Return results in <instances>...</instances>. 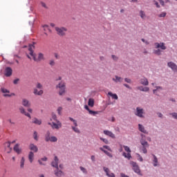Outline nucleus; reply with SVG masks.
Masks as SVG:
<instances>
[{
	"label": "nucleus",
	"instance_id": "nucleus-1",
	"mask_svg": "<svg viewBox=\"0 0 177 177\" xmlns=\"http://www.w3.org/2000/svg\"><path fill=\"white\" fill-rule=\"evenodd\" d=\"M34 49H35V46L34 44H30L28 46L29 55L32 56L34 62H42V60H45V55L42 53H39L37 55V57H35V54L34 53Z\"/></svg>",
	"mask_w": 177,
	"mask_h": 177
},
{
	"label": "nucleus",
	"instance_id": "nucleus-2",
	"mask_svg": "<svg viewBox=\"0 0 177 177\" xmlns=\"http://www.w3.org/2000/svg\"><path fill=\"white\" fill-rule=\"evenodd\" d=\"M141 136L142 138L140 139V142L141 143L142 147L140 149L142 150V153H144V154H147V148H149V142H147L145 138H143V134H142Z\"/></svg>",
	"mask_w": 177,
	"mask_h": 177
},
{
	"label": "nucleus",
	"instance_id": "nucleus-3",
	"mask_svg": "<svg viewBox=\"0 0 177 177\" xmlns=\"http://www.w3.org/2000/svg\"><path fill=\"white\" fill-rule=\"evenodd\" d=\"M56 89H59V96H63L66 93V83L61 81L58 84L56 85Z\"/></svg>",
	"mask_w": 177,
	"mask_h": 177
},
{
	"label": "nucleus",
	"instance_id": "nucleus-4",
	"mask_svg": "<svg viewBox=\"0 0 177 177\" xmlns=\"http://www.w3.org/2000/svg\"><path fill=\"white\" fill-rule=\"evenodd\" d=\"M55 31L59 37H64L67 32L66 27H55Z\"/></svg>",
	"mask_w": 177,
	"mask_h": 177
},
{
	"label": "nucleus",
	"instance_id": "nucleus-5",
	"mask_svg": "<svg viewBox=\"0 0 177 177\" xmlns=\"http://www.w3.org/2000/svg\"><path fill=\"white\" fill-rule=\"evenodd\" d=\"M48 125H50L53 129H60V128L62 127L60 121H57L55 122H53L52 123L48 122Z\"/></svg>",
	"mask_w": 177,
	"mask_h": 177
},
{
	"label": "nucleus",
	"instance_id": "nucleus-6",
	"mask_svg": "<svg viewBox=\"0 0 177 177\" xmlns=\"http://www.w3.org/2000/svg\"><path fill=\"white\" fill-rule=\"evenodd\" d=\"M131 165L133 167V171L136 172V174H138V175H142L140 174V169H139V166L138 165L137 162H130Z\"/></svg>",
	"mask_w": 177,
	"mask_h": 177
},
{
	"label": "nucleus",
	"instance_id": "nucleus-7",
	"mask_svg": "<svg viewBox=\"0 0 177 177\" xmlns=\"http://www.w3.org/2000/svg\"><path fill=\"white\" fill-rule=\"evenodd\" d=\"M135 114L136 115H137V117H140V118H145V115H143V114H145V112L143 111V109L140 107L136 108V111L135 112Z\"/></svg>",
	"mask_w": 177,
	"mask_h": 177
},
{
	"label": "nucleus",
	"instance_id": "nucleus-8",
	"mask_svg": "<svg viewBox=\"0 0 177 177\" xmlns=\"http://www.w3.org/2000/svg\"><path fill=\"white\" fill-rule=\"evenodd\" d=\"M1 91L2 92V93H4L3 94L4 97H11V96H15V95L14 93L11 94H6V93H10V91H9V90L5 88H1Z\"/></svg>",
	"mask_w": 177,
	"mask_h": 177
},
{
	"label": "nucleus",
	"instance_id": "nucleus-9",
	"mask_svg": "<svg viewBox=\"0 0 177 177\" xmlns=\"http://www.w3.org/2000/svg\"><path fill=\"white\" fill-rule=\"evenodd\" d=\"M52 167L56 168V169H59V158L57 156H55L54 160L51 162Z\"/></svg>",
	"mask_w": 177,
	"mask_h": 177
},
{
	"label": "nucleus",
	"instance_id": "nucleus-10",
	"mask_svg": "<svg viewBox=\"0 0 177 177\" xmlns=\"http://www.w3.org/2000/svg\"><path fill=\"white\" fill-rule=\"evenodd\" d=\"M156 49L160 48L162 50H165L167 46H165V43H155Z\"/></svg>",
	"mask_w": 177,
	"mask_h": 177
},
{
	"label": "nucleus",
	"instance_id": "nucleus-11",
	"mask_svg": "<svg viewBox=\"0 0 177 177\" xmlns=\"http://www.w3.org/2000/svg\"><path fill=\"white\" fill-rule=\"evenodd\" d=\"M104 134L106 136H109V138H111L112 139H115V135L109 130H104Z\"/></svg>",
	"mask_w": 177,
	"mask_h": 177
},
{
	"label": "nucleus",
	"instance_id": "nucleus-12",
	"mask_svg": "<svg viewBox=\"0 0 177 177\" xmlns=\"http://www.w3.org/2000/svg\"><path fill=\"white\" fill-rule=\"evenodd\" d=\"M33 93L37 96H42L44 95V90H38V88H35L33 89Z\"/></svg>",
	"mask_w": 177,
	"mask_h": 177
},
{
	"label": "nucleus",
	"instance_id": "nucleus-13",
	"mask_svg": "<svg viewBox=\"0 0 177 177\" xmlns=\"http://www.w3.org/2000/svg\"><path fill=\"white\" fill-rule=\"evenodd\" d=\"M19 111L21 114H24L28 118H31V115L26 111V109L23 106L19 107Z\"/></svg>",
	"mask_w": 177,
	"mask_h": 177
},
{
	"label": "nucleus",
	"instance_id": "nucleus-14",
	"mask_svg": "<svg viewBox=\"0 0 177 177\" xmlns=\"http://www.w3.org/2000/svg\"><path fill=\"white\" fill-rule=\"evenodd\" d=\"M167 66L170 67L173 71H177V65L175 63L172 62H168Z\"/></svg>",
	"mask_w": 177,
	"mask_h": 177
},
{
	"label": "nucleus",
	"instance_id": "nucleus-15",
	"mask_svg": "<svg viewBox=\"0 0 177 177\" xmlns=\"http://www.w3.org/2000/svg\"><path fill=\"white\" fill-rule=\"evenodd\" d=\"M13 73V71L12 70V68L7 67L5 70V75L6 77H10L12 75V73Z\"/></svg>",
	"mask_w": 177,
	"mask_h": 177
},
{
	"label": "nucleus",
	"instance_id": "nucleus-16",
	"mask_svg": "<svg viewBox=\"0 0 177 177\" xmlns=\"http://www.w3.org/2000/svg\"><path fill=\"white\" fill-rule=\"evenodd\" d=\"M104 171L106 173V176L109 177H115V175H114V173H111L110 169L107 167H104Z\"/></svg>",
	"mask_w": 177,
	"mask_h": 177
},
{
	"label": "nucleus",
	"instance_id": "nucleus-17",
	"mask_svg": "<svg viewBox=\"0 0 177 177\" xmlns=\"http://www.w3.org/2000/svg\"><path fill=\"white\" fill-rule=\"evenodd\" d=\"M22 106H24V107H30V106H31V103H30L28 100L24 98L22 99Z\"/></svg>",
	"mask_w": 177,
	"mask_h": 177
},
{
	"label": "nucleus",
	"instance_id": "nucleus-18",
	"mask_svg": "<svg viewBox=\"0 0 177 177\" xmlns=\"http://www.w3.org/2000/svg\"><path fill=\"white\" fill-rule=\"evenodd\" d=\"M140 82L142 85H145V86L149 85V80L146 77L141 78Z\"/></svg>",
	"mask_w": 177,
	"mask_h": 177
},
{
	"label": "nucleus",
	"instance_id": "nucleus-19",
	"mask_svg": "<svg viewBox=\"0 0 177 177\" xmlns=\"http://www.w3.org/2000/svg\"><path fill=\"white\" fill-rule=\"evenodd\" d=\"M137 89H138V91H141L142 92H149V91H150L149 87H143L142 86H138Z\"/></svg>",
	"mask_w": 177,
	"mask_h": 177
},
{
	"label": "nucleus",
	"instance_id": "nucleus-20",
	"mask_svg": "<svg viewBox=\"0 0 177 177\" xmlns=\"http://www.w3.org/2000/svg\"><path fill=\"white\" fill-rule=\"evenodd\" d=\"M19 146L20 145L17 144L14 147V151H15V152L17 153V154H20L21 153V149H20Z\"/></svg>",
	"mask_w": 177,
	"mask_h": 177
},
{
	"label": "nucleus",
	"instance_id": "nucleus-21",
	"mask_svg": "<svg viewBox=\"0 0 177 177\" xmlns=\"http://www.w3.org/2000/svg\"><path fill=\"white\" fill-rule=\"evenodd\" d=\"M55 175H56V176L60 177L63 176V175H64V173H63L62 170H59L58 167V169H56V170L55 171Z\"/></svg>",
	"mask_w": 177,
	"mask_h": 177
},
{
	"label": "nucleus",
	"instance_id": "nucleus-22",
	"mask_svg": "<svg viewBox=\"0 0 177 177\" xmlns=\"http://www.w3.org/2000/svg\"><path fill=\"white\" fill-rule=\"evenodd\" d=\"M138 129L139 131H140V132H142V133H148L147 131H146V129H145V127H143V125L139 124H138Z\"/></svg>",
	"mask_w": 177,
	"mask_h": 177
},
{
	"label": "nucleus",
	"instance_id": "nucleus-23",
	"mask_svg": "<svg viewBox=\"0 0 177 177\" xmlns=\"http://www.w3.org/2000/svg\"><path fill=\"white\" fill-rule=\"evenodd\" d=\"M153 159V167H157L158 165V159L157 158V156L156 155L152 154Z\"/></svg>",
	"mask_w": 177,
	"mask_h": 177
},
{
	"label": "nucleus",
	"instance_id": "nucleus-24",
	"mask_svg": "<svg viewBox=\"0 0 177 177\" xmlns=\"http://www.w3.org/2000/svg\"><path fill=\"white\" fill-rule=\"evenodd\" d=\"M30 149L32 151H35V153H37V151H38V147L36 145H35L34 144L30 145Z\"/></svg>",
	"mask_w": 177,
	"mask_h": 177
},
{
	"label": "nucleus",
	"instance_id": "nucleus-25",
	"mask_svg": "<svg viewBox=\"0 0 177 177\" xmlns=\"http://www.w3.org/2000/svg\"><path fill=\"white\" fill-rule=\"evenodd\" d=\"M28 160L30 162H32L34 161V153L30 151L28 154Z\"/></svg>",
	"mask_w": 177,
	"mask_h": 177
},
{
	"label": "nucleus",
	"instance_id": "nucleus-26",
	"mask_svg": "<svg viewBox=\"0 0 177 177\" xmlns=\"http://www.w3.org/2000/svg\"><path fill=\"white\" fill-rule=\"evenodd\" d=\"M122 156L125 158H128V160H131L132 158V156H131V152H123Z\"/></svg>",
	"mask_w": 177,
	"mask_h": 177
},
{
	"label": "nucleus",
	"instance_id": "nucleus-27",
	"mask_svg": "<svg viewBox=\"0 0 177 177\" xmlns=\"http://www.w3.org/2000/svg\"><path fill=\"white\" fill-rule=\"evenodd\" d=\"M123 80L124 79L122 77L116 76L115 77V78L113 79V81H114L115 82H122Z\"/></svg>",
	"mask_w": 177,
	"mask_h": 177
},
{
	"label": "nucleus",
	"instance_id": "nucleus-28",
	"mask_svg": "<svg viewBox=\"0 0 177 177\" xmlns=\"http://www.w3.org/2000/svg\"><path fill=\"white\" fill-rule=\"evenodd\" d=\"M88 104L90 107H93V106H95V100H93V98H90L88 100Z\"/></svg>",
	"mask_w": 177,
	"mask_h": 177
},
{
	"label": "nucleus",
	"instance_id": "nucleus-29",
	"mask_svg": "<svg viewBox=\"0 0 177 177\" xmlns=\"http://www.w3.org/2000/svg\"><path fill=\"white\" fill-rule=\"evenodd\" d=\"M108 95L111 96L112 99H115V100H118V95L117 94H113L111 92H109Z\"/></svg>",
	"mask_w": 177,
	"mask_h": 177
},
{
	"label": "nucleus",
	"instance_id": "nucleus-30",
	"mask_svg": "<svg viewBox=\"0 0 177 177\" xmlns=\"http://www.w3.org/2000/svg\"><path fill=\"white\" fill-rule=\"evenodd\" d=\"M50 139V131H47L45 135V140L46 142H49Z\"/></svg>",
	"mask_w": 177,
	"mask_h": 177
},
{
	"label": "nucleus",
	"instance_id": "nucleus-31",
	"mask_svg": "<svg viewBox=\"0 0 177 177\" xmlns=\"http://www.w3.org/2000/svg\"><path fill=\"white\" fill-rule=\"evenodd\" d=\"M24 162H26V159L22 157L20 161V168H24Z\"/></svg>",
	"mask_w": 177,
	"mask_h": 177
},
{
	"label": "nucleus",
	"instance_id": "nucleus-32",
	"mask_svg": "<svg viewBox=\"0 0 177 177\" xmlns=\"http://www.w3.org/2000/svg\"><path fill=\"white\" fill-rule=\"evenodd\" d=\"M33 123L37 124V125H41V124H42V122L41 121V120H38L37 118H35L34 120H33Z\"/></svg>",
	"mask_w": 177,
	"mask_h": 177
},
{
	"label": "nucleus",
	"instance_id": "nucleus-33",
	"mask_svg": "<svg viewBox=\"0 0 177 177\" xmlns=\"http://www.w3.org/2000/svg\"><path fill=\"white\" fill-rule=\"evenodd\" d=\"M52 120H53L55 121V122L59 121V120H57V116H56V114H55V113H52V119H50V121H52Z\"/></svg>",
	"mask_w": 177,
	"mask_h": 177
},
{
	"label": "nucleus",
	"instance_id": "nucleus-34",
	"mask_svg": "<svg viewBox=\"0 0 177 177\" xmlns=\"http://www.w3.org/2000/svg\"><path fill=\"white\" fill-rule=\"evenodd\" d=\"M49 142H57V138L56 136H51L50 138Z\"/></svg>",
	"mask_w": 177,
	"mask_h": 177
},
{
	"label": "nucleus",
	"instance_id": "nucleus-35",
	"mask_svg": "<svg viewBox=\"0 0 177 177\" xmlns=\"http://www.w3.org/2000/svg\"><path fill=\"white\" fill-rule=\"evenodd\" d=\"M140 17H142V19H146V14L145 13V11L140 10Z\"/></svg>",
	"mask_w": 177,
	"mask_h": 177
},
{
	"label": "nucleus",
	"instance_id": "nucleus-36",
	"mask_svg": "<svg viewBox=\"0 0 177 177\" xmlns=\"http://www.w3.org/2000/svg\"><path fill=\"white\" fill-rule=\"evenodd\" d=\"M153 53L155 55H157L158 56H160V55H161V50H160V49L154 50Z\"/></svg>",
	"mask_w": 177,
	"mask_h": 177
},
{
	"label": "nucleus",
	"instance_id": "nucleus-37",
	"mask_svg": "<svg viewBox=\"0 0 177 177\" xmlns=\"http://www.w3.org/2000/svg\"><path fill=\"white\" fill-rule=\"evenodd\" d=\"M42 88H44V86H42V84L41 83H37L36 88L42 90Z\"/></svg>",
	"mask_w": 177,
	"mask_h": 177
},
{
	"label": "nucleus",
	"instance_id": "nucleus-38",
	"mask_svg": "<svg viewBox=\"0 0 177 177\" xmlns=\"http://www.w3.org/2000/svg\"><path fill=\"white\" fill-rule=\"evenodd\" d=\"M123 147L127 153H131V149L129 147L124 145Z\"/></svg>",
	"mask_w": 177,
	"mask_h": 177
},
{
	"label": "nucleus",
	"instance_id": "nucleus-39",
	"mask_svg": "<svg viewBox=\"0 0 177 177\" xmlns=\"http://www.w3.org/2000/svg\"><path fill=\"white\" fill-rule=\"evenodd\" d=\"M156 89L153 90V93H156V92H157V91H162V87L161 86H156Z\"/></svg>",
	"mask_w": 177,
	"mask_h": 177
},
{
	"label": "nucleus",
	"instance_id": "nucleus-40",
	"mask_svg": "<svg viewBox=\"0 0 177 177\" xmlns=\"http://www.w3.org/2000/svg\"><path fill=\"white\" fill-rule=\"evenodd\" d=\"M49 64H50V66H51V67H53V66H55V64H56L55 59H50L49 61Z\"/></svg>",
	"mask_w": 177,
	"mask_h": 177
},
{
	"label": "nucleus",
	"instance_id": "nucleus-41",
	"mask_svg": "<svg viewBox=\"0 0 177 177\" xmlns=\"http://www.w3.org/2000/svg\"><path fill=\"white\" fill-rule=\"evenodd\" d=\"M33 138H34L35 140L38 141V133L37 131L34 132Z\"/></svg>",
	"mask_w": 177,
	"mask_h": 177
},
{
	"label": "nucleus",
	"instance_id": "nucleus-42",
	"mask_svg": "<svg viewBox=\"0 0 177 177\" xmlns=\"http://www.w3.org/2000/svg\"><path fill=\"white\" fill-rule=\"evenodd\" d=\"M100 140L104 142V143H105V145H109V140L108 139L103 138H100Z\"/></svg>",
	"mask_w": 177,
	"mask_h": 177
},
{
	"label": "nucleus",
	"instance_id": "nucleus-43",
	"mask_svg": "<svg viewBox=\"0 0 177 177\" xmlns=\"http://www.w3.org/2000/svg\"><path fill=\"white\" fill-rule=\"evenodd\" d=\"M62 110H63V108L62 106H59L58 109H57V111L59 115H62Z\"/></svg>",
	"mask_w": 177,
	"mask_h": 177
},
{
	"label": "nucleus",
	"instance_id": "nucleus-44",
	"mask_svg": "<svg viewBox=\"0 0 177 177\" xmlns=\"http://www.w3.org/2000/svg\"><path fill=\"white\" fill-rule=\"evenodd\" d=\"M72 129H73L74 132L76 133H80V129L77 127H72Z\"/></svg>",
	"mask_w": 177,
	"mask_h": 177
},
{
	"label": "nucleus",
	"instance_id": "nucleus-45",
	"mask_svg": "<svg viewBox=\"0 0 177 177\" xmlns=\"http://www.w3.org/2000/svg\"><path fill=\"white\" fill-rule=\"evenodd\" d=\"M104 153L108 156V157H110L111 158L113 157V154L107 151H104Z\"/></svg>",
	"mask_w": 177,
	"mask_h": 177
},
{
	"label": "nucleus",
	"instance_id": "nucleus-46",
	"mask_svg": "<svg viewBox=\"0 0 177 177\" xmlns=\"http://www.w3.org/2000/svg\"><path fill=\"white\" fill-rule=\"evenodd\" d=\"M88 113L89 114H91L93 115H95V114H97V111H92L91 109L88 111Z\"/></svg>",
	"mask_w": 177,
	"mask_h": 177
},
{
	"label": "nucleus",
	"instance_id": "nucleus-47",
	"mask_svg": "<svg viewBox=\"0 0 177 177\" xmlns=\"http://www.w3.org/2000/svg\"><path fill=\"white\" fill-rule=\"evenodd\" d=\"M170 115H172L173 118H175V120H177V113H170Z\"/></svg>",
	"mask_w": 177,
	"mask_h": 177
},
{
	"label": "nucleus",
	"instance_id": "nucleus-48",
	"mask_svg": "<svg viewBox=\"0 0 177 177\" xmlns=\"http://www.w3.org/2000/svg\"><path fill=\"white\" fill-rule=\"evenodd\" d=\"M80 169L84 174H87L86 169H85L84 167H80Z\"/></svg>",
	"mask_w": 177,
	"mask_h": 177
},
{
	"label": "nucleus",
	"instance_id": "nucleus-49",
	"mask_svg": "<svg viewBox=\"0 0 177 177\" xmlns=\"http://www.w3.org/2000/svg\"><path fill=\"white\" fill-rule=\"evenodd\" d=\"M41 6H42V8H44L45 9H48V6H46V3L44 2H41Z\"/></svg>",
	"mask_w": 177,
	"mask_h": 177
},
{
	"label": "nucleus",
	"instance_id": "nucleus-50",
	"mask_svg": "<svg viewBox=\"0 0 177 177\" xmlns=\"http://www.w3.org/2000/svg\"><path fill=\"white\" fill-rule=\"evenodd\" d=\"M43 27L44 28V31H46V30H48V31H50V29H49V26L44 25V26H43Z\"/></svg>",
	"mask_w": 177,
	"mask_h": 177
},
{
	"label": "nucleus",
	"instance_id": "nucleus-51",
	"mask_svg": "<svg viewBox=\"0 0 177 177\" xmlns=\"http://www.w3.org/2000/svg\"><path fill=\"white\" fill-rule=\"evenodd\" d=\"M137 156L139 158H138L139 161H140L142 162L143 161V158H142V156L139 153H137Z\"/></svg>",
	"mask_w": 177,
	"mask_h": 177
},
{
	"label": "nucleus",
	"instance_id": "nucleus-52",
	"mask_svg": "<svg viewBox=\"0 0 177 177\" xmlns=\"http://www.w3.org/2000/svg\"><path fill=\"white\" fill-rule=\"evenodd\" d=\"M103 148L106 149V150H109V151H111V148H110V147H109L107 145H104Z\"/></svg>",
	"mask_w": 177,
	"mask_h": 177
},
{
	"label": "nucleus",
	"instance_id": "nucleus-53",
	"mask_svg": "<svg viewBox=\"0 0 177 177\" xmlns=\"http://www.w3.org/2000/svg\"><path fill=\"white\" fill-rule=\"evenodd\" d=\"M20 81L19 79H15L14 81H13V84H15V85H17V84H19V82Z\"/></svg>",
	"mask_w": 177,
	"mask_h": 177
},
{
	"label": "nucleus",
	"instance_id": "nucleus-54",
	"mask_svg": "<svg viewBox=\"0 0 177 177\" xmlns=\"http://www.w3.org/2000/svg\"><path fill=\"white\" fill-rule=\"evenodd\" d=\"M167 16V13L165 12H162L160 15L159 17H165Z\"/></svg>",
	"mask_w": 177,
	"mask_h": 177
},
{
	"label": "nucleus",
	"instance_id": "nucleus-55",
	"mask_svg": "<svg viewBox=\"0 0 177 177\" xmlns=\"http://www.w3.org/2000/svg\"><path fill=\"white\" fill-rule=\"evenodd\" d=\"M112 59L113 60H115V62H117V60H118V57L114 55H112Z\"/></svg>",
	"mask_w": 177,
	"mask_h": 177
},
{
	"label": "nucleus",
	"instance_id": "nucleus-56",
	"mask_svg": "<svg viewBox=\"0 0 177 177\" xmlns=\"http://www.w3.org/2000/svg\"><path fill=\"white\" fill-rule=\"evenodd\" d=\"M125 82H127V84H131V79L125 78L124 79Z\"/></svg>",
	"mask_w": 177,
	"mask_h": 177
},
{
	"label": "nucleus",
	"instance_id": "nucleus-57",
	"mask_svg": "<svg viewBox=\"0 0 177 177\" xmlns=\"http://www.w3.org/2000/svg\"><path fill=\"white\" fill-rule=\"evenodd\" d=\"M123 85H124V86H125L126 88H128V89H132V88H131V86H129V85H128L127 84H124Z\"/></svg>",
	"mask_w": 177,
	"mask_h": 177
},
{
	"label": "nucleus",
	"instance_id": "nucleus-58",
	"mask_svg": "<svg viewBox=\"0 0 177 177\" xmlns=\"http://www.w3.org/2000/svg\"><path fill=\"white\" fill-rule=\"evenodd\" d=\"M40 160L41 161H48V158L44 157V158H41Z\"/></svg>",
	"mask_w": 177,
	"mask_h": 177
},
{
	"label": "nucleus",
	"instance_id": "nucleus-59",
	"mask_svg": "<svg viewBox=\"0 0 177 177\" xmlns=\"http://www.w3.org/2000/svg\"><path fill=\"white\" fill-rule=\"evenodd\" d=\"M7 147L10 149V150H12V148H10V142H7Z\"/></svg>",
	"mask_w": 177,
	"mask_h": 177
},
{
	"label": "nucleus",
	"instance_id": "nucleus-60",
	"mask_svg": "<svg viewBox=\"0 0 177 177\" xmlns=\"http://www.w3.org/2000/svg\"><path fill=\"white\" fill-rule=\"evenodd\" d=\"M38 162H39V164L40 165H45V163L42 162V160H38Z\"/></svg>",
	"mask_w": 177,
	"mask_h": 177
},
{
	"label": "nucleus",
	"instance_id": "nucleus-61",
	"mask_svg": "<svg viewBox=\"0 0 177 177\" xmlns=\"http://www.w3.org/2000/svg\"><path fill=\"white\" fill-rule=\"evenodd\" d=\"M157 114H158L159 118H162V113L158 112Z\"/></svg>",
	"mask_w": 177,
	"mask_h": 177
},
{
	"label": "nucleus",
	"instance_id": "nucleus-62",
	"mask_svg": "<svg viewBox=\"0 0 177 177\" xmlns=\"http://www.w3.org/2000/svg\"><path fill=\"white\" fill-rule=\"evenodd\" d=\"M73 125H75V127H78V124H77V120H74L73 122Z\"/></svg>",
	"mask_w": 177,
	"mask_h": 177
},
{
	"label": "nucleus",
	"instance_id": "nucleus-63",
	"mask_svg": "<svg viewBox=\"0 0 177 177\" xmlns=\"http://www.w3.org/2000/svg\"><path fill=\"white\" fill-rule=\"evenodd\" d=\"M91 160L93 161V162L96 161L95 156H93V155L91 156Z\"/></svg>",
	"mask_w": 177,
	"mask_h": 177
},
{
	"label": "nucleus",
	"instance_id": "nucleus-64",
	"mask_svg": "<svg viewBox=\"0 0 177 177\" xmlns=\"http://www.w3.org/2000/svg\"><path fill=\"white\" fill-rule=\"evenodd\" d=\"M119 151H120V153H121L122 151V145H120Z\"/></svg>",
	"mask_w": 177,
	"mask_h": 177
}]
</instances>
